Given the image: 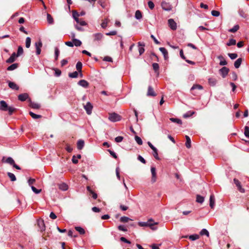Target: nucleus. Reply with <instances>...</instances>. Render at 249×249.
<instances>
[{"instance_id": "0e129e2a", "label": "nucleus", "mask_w": 249, "mask_h": 249, "mask_svg": "<svg viewBox=\"0 0 249 249\" xmlns=\"http://www.w3.org/2000/svg\"><path fill=\"white\" fill-rule=\"evenodd\" d=\"M120 240L122 242H124V243H127V244H130L131 242L130 241L127 240L125 237H121L120 238Z\"/></svg>"}, {"instance_id": "5fc2aeb1", "label": "nucleus", "mask_w": 249, "mask_h": 249, "mask_svg": "<svg viewBox=\"0 0 249 249\" xmlns=\"http://www.w3.org/2000/svg\"><path fill=\"white\" fill-rule=\"evenodd\" d=\"M211 14L214 17H218L220 15V12L216 10H213Z\"/></svg>"}, {"instance_id": "f03ea898", "label": "nucleus", "mask_w": 249, "mask_h": 249, "mask_svg": "<svg viewBox=\"0 0 249 249\" xmlns=\"http://www.w3.org/2000/svg\"><path fill=\"white\" fill-rule=\"evenodd\" d=\"M92 37L94 42L99 44L102 41L104 36L102 33H98L93 34Z\"/></svg>"}, {"instance_id": "1a4fd4ad", "label": "nucleus", "mask_w": 249, "mask_h": 249, "mask_svg": "<svg viewBox=\"0 0 249 249\" xmlns=\"http://www.w3.org/2000/svg\"><path fill=\"white\" fill-rule=\"evenodd\" d=\"M42 44L40 40L38 42L35 43V46L36 48V53L37 55H39L41 53V48L42 47Z\"/></svg>"}, {"instance_id": "20e7f679", "label": "nucleus", "mask_w": 249, "mask_h": 249, "mask_svg": "<svg viewBox=\"0 0 249 249\" xmlns=\"http://www.w3.org/2000/svg\"><path fill=\"white\" fill-rule=\"evenodd\" d=\"M161 6L163 10L167 11H170L172 9V5L168 2L162 1Z\"/></svg>"}, {"instance_id": "58836bf2", "label": "nucleus", "mask_w": 249, "mask_h": 249, "mask_svg": "<svg viewBox=\"0 0 249 249\" xmlns=\"http://www.w3.org/2000/svg\"><path fill=\"white\" fill-rule=\"evenodd\" d=\"M200 234L201 235H206L207 237H209V231L205 229H202L201 231L200 232Z\"/></svg>"}, {"instance_id": "864d4df0", "label": "nucleus", "mask_w": 249, "mask_h": 249, "mask_svg": "<svg viewBox=\"0 0 249 249\" xmlns=\"http://www.w3.org/2000/svg\"><path fill=\"white\" fill-rule=\"evenodd\" d=\"M31 189L32 190V191L36 194H38L39 193H40L41 192V190H38V189H37L36 188H35L34 186H31Z\"/></svg>"}, {"instance_id": "f704fd0d", "label": "nucleus", "mask_w": 249, "mask_h": 249, "mask_svg": "<svg viewBox=\"0 0 249 249\" xmlns=\"http://www.w3.org/2000/svg\"><path fill=\"white\" fill-rule=\"evenodd\" d=\"M239 29V26L238 25H234L233 28L229 30V32L231 33H235Z\"/></svg>"}, {"instance_id": "72a5a7b5", "label": "nucleus", "mask_w": 249, "mask_h": 249, "mask_svg": "<svg viewBox=\"0 0 249 249\" xmlns=\"http://www.w3.org/2000/svg\"><path fill=\"white\" fill-rule=\"evenodd\" d=\"M152 67L155 72L159 73V65L157 63H154L152 64Z\"/></svg>"}, {"instance_id": "a19ab883", "label": "nucleus", "mask_w": 249, "mask_h": 249, "mask_svg": "<svg viewBox=\"0 0 249 249\" xmlns=\"http://www.w3.org/2000/svg\"><path fill=\"white\" fill-rule=\"evenodd\" d=\"M47 21L49 24H52L53 22V18L51 15L49 14H47Z\"/></svg>"}, {"instance_id": "9b49d317", "label": "nucleus", "mask_w": 249, "mask_h": 249, "mask_svg": "<svg viewBox=\"0 0 249 249\" xmlns=\"http://www.w3.org/2000/svg\"><path fill=\"white\" fill-rule=\"evenodd\" d=\"M1 161L2 162L8 163L12 166L15 163L14 160L11 157H8L5 160V157H3Z\"/></svg>"}, {"instance_id": "412c9836", "label": "nucleus", "mask_w": 249, "mask_h": 249, "mask_svg": "<svg viewBox=\"0 0 249 249\" xmlns=\"http://www.w3.org/2000/svg\"><path fill=\"white\" fill-rule=\"evenodd\" d=\"M85 142L82 140H79L78 141L77 143V147L79 150H81L84 146Z\"/></svg>"}, {"instance_id": "6e6d98bb", "label": "nucleus", "mask_w": 249, "mask_h": 249, "mask_svg": "<svg viewBox=\"0 0 249 249\" xmlns=\"http://www.w3.org/2000/svg\"><path fill=\"white\" fill-rule=\"evenodd\" d=\"M138 224L141 227H148V221L147 222H140Z\"/></svg>"}, {"instance_id": "e2e57ef3", "label": "nucleus", "mask_w": 249, "mask_h": 249, "mask_svg": "<svg viewBox=\"0 0 249 249\" xmlns=\"http://www.w3.org/2000/svg\"><path fill=\"white\" fill-rule=\"evenodd\" d=\"M54 71H55V75L56 76H59L61 74V71L60 70L57 69H54Z\"/></svg>"}, {"instance_id": "5701e85b", "label": "nucleus", "mask_w": 249, "mask_h": 249, "mask_svg": "<svg viewBox=\"0 0 249 249\" xmlns=\"http://www.w3.org/2000/svg\"><path fill=\"white\" fill-rule=\"evenodd\" d=\"M29 105L31 107L35 109H39L40 107V105L39 104L35 102H33L31 101L30 102Z\"/></svg>"}, {"instance_id": "09e8293b", "label": "nucleus", "mask_w": 249, "mask_h": 249, "mask_svg": "<svg viewBox=\"0 0 249 249\" xmlns=\"http://www.w3.org/2000/svg\"><path fill=\"white\" fill-rule=\"evenodd\" d=\"M244 134L247 138H249V127L247 126L245 127Z\"/></svg>"}, {"instance_id": "423d86ee", "label": "nucleus", "mask_w": 249, "mask_h": 249, "mask_svg": "<svg viewBox=\"0 0 249 249\" xmlns=\"http://www.w3.org/2000/svg\"><path fill=\"white\" fill-rule=\"evenodd\" d=\"M148 227H150V229L152 230H156L157 229V227H155V225L158 224V222H155L154 220L151 218L148 220Z\"/></svg>"}, {"instance_id": "b1692460", "label": "nucleus", "mask_w": 249, "mask_h": 249, "mask_svg": "<svg viewBox=\"0 0 249 249\" xmlns=\"http://www.w3.org/2000/svg\"><path fill=\"white\" fill-rule=\"evenodd\" d=\"M242 62V59L241 58H238L234 62V66L235 68L237 69L239 68Z\"/></svg>"}, {"instance_id": "a878e982", "label": "nucleus", "mask_w": 249, "mask_h": 249, "mask_svg": "<svg viewBox=\"0 0 249 249\" xmlns=\"http://www.w3.org/2000/svg\"><path fill=\"white\" fill-rule=\"evenodd\" d=\"M208 82L211 86H214L217 83V80L214 78H210L208 79Z\"/></svg>"}, {"instance_id": "603ef678", "label": "nucleus", "mask_w": 249, "mask_h": 249, "mask_svg": "<svg viewBox=\"0 0 249 249\" xmlns=\"http://www.w3.org/2000/svg\"><path fill=\"white\" fill-rule=\"evenodd\" d=\"M228 55L231 59H234L237 57V54L235 53H229Z\"/></svg>"}, {"instance_id": "473e14b6", "label": "nucleus", "mask_w": 249, "mask_h": 249, "mask_svg": "<svg viewBox=\"0 0 249 249\" xmlns=\"http://www.w3.org/2000/svg\"><path fill=\"white\" fill-rule=\"evenodd\" d=\"M76 68L78 72H81L82 68V63L80 61L78 62L76 65Z\"/></svg>"}, {"instance_id": "e433bc0d", "label": "nucleus", "mask_w": 249, "mask_h": 249, "mask_svg": "<svg viewBox=\"0 0 249 249\" xmlns=\"http://www.w3.org/2000/svg\"><path fill=\"white\" fill-rule=\"evenodd\" d=\"M7 175L9 177L12 181H14L16 180V178L14 174L10 172H8Z\"/></svg>"}, {"instance_id": "052dcab7", "label": "nucleus", "mask_w": 249, "mask_h": 249, "mask_svg": "<svg viewBox=\"0 0 249 249\" xmlns=\"http://www.w3.org/2000/svg\"><path fill=\"white\" fill-rule=\"evenodd\" d=\"M80 16V15L78 13H77L76 11H72V17L73 18H78Z\"/></svg>"}, {"instance_id": "6ab92c4d", "label": "nucleus", "mask_w": 249, "mask_h": 249, "mask_svg": "<svg viewBox=\"0 0 249 249\" xmlns=\"http://www.w3.org/2000/svg\"><path fill=\"white\" fill-rule=\"evenodd\" d=\"M78 84L80 86H81V87H84V88H87L89 86V83L85 80H80L78 83Z\"/></svg>"}, {"instance_id": "c756f323", "label": "nucleus", "mask_w": 249, "mask_h": 249, "mask_svg": "<svg viewBox=\"0 0 249 249\" xmlns=\"http://www.w3.org/2000/svg\"><path fill=\"white\" fill-rule=\"evenodd\" d=\"M59 188L61 190L66 191L68 189V187L66 184L63 183H61L59 185Z\"/></svg>"}, {"instance_id": "69168bd1", "label": "nucleus", "mask_w": 249, "mask_h": 249, "mask_svg": "<svg viewBox=\"0 0 249 249\" xmlns=\"http://www.w3.org/2000/svg\"><path fill=\"white\" fill-rule=\"evenodd\" d=\"M103 60L107 61V62H112V58L109 56H105Z\"/></svg>"}, {"instance_id": "a18cd8bd", "label": "nucleus", "mask_w": 249, "mask_h": 249, "mask_svg": "<svg viewBox=\"0 0 249 249\" xmlns=\"http://www.w3.org/2000/svg\"><path fill=\"white\" fill-rule=\"evenodd\" d=\"M29 114H30V115H31V116L33 118H34V119H36L40 118H41V117L40 115L36 114H35L34 113H33V112H31V111H30V112H29Z\"/></svg>"}, {"instance_id": "aec40b11", "label": "nucleus", "mask_w": 249, "mask_h": 249, "mask_svg": "<svg viewBox=\"0 0 249 249\" xmlns=\"http://www.w3.org/2000/svg\"><path fill=\"white\" fill-rule=\"evenodd\" d=\"M159 50L163 54L164 59H166L168 58V52L166 49L164 47H160Z\"/></svg>"}, {"instance_id": "0eeeda50", "label": "nucleus", "mask_w": 249, "mask_h": 249, "mask_svg": "<svg viewBox=\"0 0 249 249\" xmlns=\"http://www.w3.org/2000/svg\"><path fill=\"white\" fill-rule=\"evenodd\" d=\"M169 26L173 30H176L177 28V23L173 19L170 18L168 20Z\"/></svg>"}, {"instance_id": "ea45409f", "label": "nucleus", "mask_w": 249, "mask_h": 249, "mask_svg": "<svg viewBox=\"0 0 249 249\" xmlns=\"http://www.w3.org/2000/svg\"><path fill=\"white\" fill-rule=\"evenodd\" d=\"M23 53V50L21 46H19L18 49L17 54H16L17 57L20 56Z\"/></svg>"}, {"instance_id": "9d476101", "label": "nucleus", "mask_w": 249, "mask_h": 249, "mask_svg": "<svg viewBox=\"0 0 249 249\" xmlns=\"http://www.w3.org/2000/svg\"><path fill=\"white\" fill-rule=\"evenodd\" d=\"M219 71L222 76L225 78L228 75L229 69L227 67H224L219 70Z\"/></svg>"}, {"instance_id": "f3484780", "label": "nucleus", "mask_w": 249, "mask_h": 249, "mask_svg": "<svg viewBox=\"0 0 249 249\" xmlns=\"http://www.w3.org/2000/svg\"><path fill=\"white\" fill-rule=\"evenodd\" d=\"M37 224L40 228L41 231H44L45 230V224L44 221L42 219H39L37 221Z\"/></svg>"}, {"instance_id": "bb28decb", "label": "nucleus", "mask_w": 249, "mask_h": 249, "mask_svg": "<svg viewBox=\"0 0 249 249\" xmlns=\"http://www.w3.org/2000/svg\"><path fill=\"white\" fill-rule=\"evenodd\" d=\"M185 138L186 139V142L185 143V145L187 148H189L191 146V139L190 138V137L188 136H187V135L185 136Z\"/></svg>"}, {"instance_id": "f257e3e1", "label": "nucleus", "mask_w": 249, "mask_h": 249, "mask_svg": "<svg viewBox=\"0 0 249 249\" xmlns=\"http://www.w3.org/2000/svg\"><path fill=\"white\" fill-rule=\"evenodd\" d=\"M0 110L3 111H8L9 115H12L16 110V108L12 106H8L5 101H0Z\"/></svg>"}, {"instance_id": "6e6552de", "label": "nucleus", "mask_w": 249, "mask_h": 249, "mask_svg": "<svg viewBox=\"0 0 249 249\" xmlns=\"http://www.w3.org/2000/svg\"><path fill=\"white\" fill-rule=\"evenodd\" d=\"M233 181L234 184L236 185V187H237L238 190L241 192V193H244L245 190L244 188L242 187L241 184L240 182L237 179L234 178L233 179Z\"/></svg>"}, {"instance_id": "4be33fe9", "label": "nucleus", "mask_w": 249, "mask_h": 249, "mask_svg": "<svg viewBox=\"0 0 249 249\" xmlns=\"http://www.w3.org/2000/svg\"><path fill=\"white\" fill-rule=\"evenodd\" d=\"M138 44L139 46V54H140V55H142L144 52V44L142 43L141 42H139Z\"/></svg>"}, {"instance_id": "de8ad7c7", "label": "nucleus", "mask_w": 249, "mask_h": 249, "mask_svg": "<svg viewBox=\"0 0 249 249\" xmlns=\"http://www.w3.org/2000/svg\"><path fill=\"white\" fill-rule=\"evenodd\" d=\"M135 140L138 144L142 145V141L141 138L139 136H136L135 137Z\"/></svg>"}, {"instance_id": "2f4dec72", "label": "nucleus", "mask_w": 249, "mask_h": 249, "mask_svg": "<svg viewBox=\"0 0 249 249\" xmlns=\"http://www.w3.org/2000/svg\"><path fill=\"white\" fill-rule=\"evenodd\" d=\"M135 17L137 19H140L142 18V14L140 11L137 10L135 12Z\"/></svg>"}, {"instance_id": "f8f14e48", "label": "nucleus", "mask_w": 249, "mask_h": 249, "mask_svg": "<svg viewBox=\"0 0 249 249\" xmlns=\"http://www.w3.org/2000/svg\"><path fill=\"white\" fill-rule=\"evenodd\" d=\"M151 174H152L151 180L153 182H155L156 181V168L154 167H151Z\"/></svg>"}, {"instance_id": "338daca9", "label": "nucleus", "mask_w": 249, "mask_h": 249, "mask_svg": "<svg viewBox=\"0 0 249 249\" xmlns=\"http://www.w3.org/2000/svg\"><path fill=\"white\" fill-rule=\"evenodd\" d=\"M108 152H109L110 154L115 159H117V156L116 154V153L114 152V151H112L110 150H108Z\"/></svg>"}, {"instance_id": "4468645a", "label": "nucleus", "mask_w": 249, "mask_h": 249, "mask_svg": "<svg viewBox=\"0 0 249 249\" xmlns=\"http://www.w3.org/2000/svg\"><path fill=\"white\" fill-rule=\"evenodd\" d=\"M8 86L12 89L18 90L19 89V87L14 82L8 81Z\"/></svg>"}, {"instance_id": "7ed1b4c3", "label": "nucleus", "mask_w": 249, "mask_h": 249, "mask_svg": "<svg viewBox=\"0 0 249 249\" xmlns=\"http://www.w3.org/2000/svg\"><path fill=\"white\" fill-rule=\"evenodd\" d=\"M121 116L116 113H112L109 114L108 119L112 122L119 121L121 120Z\"/></svg>"}, {"instance_id": "13d9d810", "label": "nucleus", "mask_w": 249, "mask_h": 249, "mask_svg": "<svg viewBox=\"0 0 249 249\" xmlns=\"http://www.w3.org/2000/svg\"><path fill=\"white\" fill-rule=\"evenodd\" d=\"M193 114H194V112L189 111L183 115V117L185 118H188L192 116Z\"/></svg>"}, {"instance_id": "ddd939ff", "label": "nucleus", "mask_w": 249, "mask_h": 249, "mask_svg": "<svg viewBox=\"0 0 249 249\" xmlns=\"http://www.w3.org/2000/svg\"><path fill=\"white\" fill-rule=\"evenodd\" d=\"M29 98V95L27 93H24L20 94L18 96V99L21 101H24Z\"/></svg>"}, {"instance_id": "39448f33", "label": "nucleus", "mask_w": 249, "mask_h": 249, "mask_svg": "<svg viewBox=\"0 0 249 249\" xmlns=\"http://www.w3.org/2000/svg\"><path fill=\"white\" fill-rule=\"evenodd\" d=\"M84 108L88 115L91 114L93 106L90 102H88L86 105H84Z\"/></svg>"}, {"instance_id": "c85d7f7f", "label": "nucleus", "mask_w": 249, "mask_h": 249, "mask_svg": "<svg viewBox=\"0 0 249 249\" xmlns=\"http://www.w3.org/2000/svg\"><path fill=\"white\" fill-rule=\"evenodd\" d=\"M72 41L74 45L76 47L80 46L82 44L81 41L79 39L73 38L72 39Z\"/></svg>"}, {"instance_id": "4c0bfd02", "label": "nucleus", "mask_w": 249, "mask_h": 249, "mask_svg": "<svg viewBox=\"0 0 249 249\" xmlns=\"http://www.w3.org/2000/svg\"><path fill=\"white\" fill-rule=\"evenodd\" d=\"M75 229L81 234H83L85 232L84 229L81 227H75Z\"/></svg>"}, {"instance_id": "7c9ffc66", "label": "nucleus", "mask_w": 249, "mask_h": 249, "mask_svg": "<svg viewBox=\"0 0 249 249\" xmlns=\"http://www.w3.org/2000/svg\"><path fill=\"white\" fill-rule=\"evenodd\" d=\"M204 197L201 196L200 195H196V202L199 203H202L204 202Z\"/></svg>"}, {"instance_id": "dca6fc26", "label": "nucleus", "mask_w": 249, "mask_h": 249, "mask_svg": "<svg viewBox=\"0 0 249 249\" xmlns=\"http://www.w3.org/2000/svg\"><path fill=\"white\" fill-rule=\"evenodd\" d=\"M17 57L16 54L15 53H13L11 56L6 60V62L7 63H12L14 62L16 60V58Z\"/></svg>"}, {"instance_id": "680f3d73", "label": "nucleus", "mask_w": 249, "mask_h": 249, "mask_svg": "<svg viewBox=\"0 0 249 249\" xmlns=\"http://www.w3.org/2000/svg\"><path fill=\"white\" fill-rule=\"evenodd\" d=\"M148 7L150 9H153L154 8V4L152 1H149L148 2Z\"/></svg>"}, {"instance_id": "cd10ccee", "label": "nucleus", "mask_w": 249, "mask_h": 249, "mask_svg": "<svg viewBox=\"0 0 249 249\" xmlns=\"http://www.w3.org/2000/svg\"><path fill=\"white\" fill-rule=\"evenodd\" d=\"M218 59L220 60L219 65L221 66H225L227 64V61L224 59L223 57L221 55L218 57Z\"/></svg>"}, {"instance_id": "bf43d9fd", "label": "nucleus", "mask_w": 249, "mask_h": 249, "mask_svg": "<svg viewBox=\"0 0 249 249\" xmlns=\"http://www.w3.org/2000/svg\"><path fill=\"white\" fill-rule=\"evenodd\" d=\"M123 139L122 136H118L115 138V141L117 142H120L123 140Z\"/></svg>"}, {"instance_id": "37998d69", "label": "nucleus", "mask_w": 249, "mask_h": 249, "mask_svg": "<svg viewBox=\"0 0 249 249\" xmlns=\"http://www.w3.org/2000/svg\"><path fill=\"white\" fill-rule=\"evenodd\" d=\"M170 120L172 122L176 123L178 124H181L182 123L181 120L177 118H171Z\"/></svg>"}, {"instance_id": "774afa93", "label": "nucleus", "mask_w": 249, "mask_h": 249, "mask_svg": "<svg viewBox=\"0 0 249 249\" xmlns=\"http://www.w3.org/2000/svg\"><path fill=\"white\" fill-rule=\"evenodd\" d=\"M107 22L106 20H105L103 21V22L101 24V27L105 29L107 27Z\"/></svg>"}, {"instance_id": "49530a36", "label": "nucleus", "mask_w": 249, "mask_h": 249, "mask_svg": "<svg viewBox=\"0 0 249 249\" xmlns=\"http://www.w3.org/2000/svg\"><path fill=\"white\" fill-rule=\"evenodd\" d=\"M78 75V72L76 71H74L73 72H71V73H70L69 74V76L71 78H76V77H77Z\"/></svg>"}, {"instance_id": "c9c22d12", "label": "nucleus", "mask_w": 249, "mask_h": 249, "mask_svg": "<svg viewBox=\"0 0 249 249\" xmlns=\"http://www.w3.org/2000/svg\"><path fill=\"white\" fill-rule=\"evenodd\" d=\"M196 89H198L201 90V89H203V87L200 85H197V84L194 85L193 86V87L191 88V90H194Z\"/></svg>"}, {"instance_id": "c03bdc74", "label": "nucleus", "mask_w": 249, "mask_h": 249, "mask_svg": "<svg viewBox=\"0 0 249 249\" xmlns=\"http://www.w3.org/2000/svg\"><path fill=\"white\" fill-rule=\"evenodd\" d=\"M130 220L131 219L129 217H126V216H122L120 218V221L121 222H123V223L127 222L129 220Z\"/></svg>"}, {"instance_id": "a211bd4d", "label": "nucleus", "mask_w": 249, "mask_h": 249, "mask_svg": "<svg viewBox=\"0 0 249 249\" xmlns=\"http://www.w3.org/2000/svg\"><path fill=\"white\" fill-rule=\"evenodd\" d=\"M215 204V198L213 195H211L210 197V206L213 209Z\"/></svg>"}, {"instance_id": "2eb2a0df", "label": "nucleus", "mask_w": 249, "mask_h": 249, "mask_svg": "<svg viewBox=\"0 0 249 249\" xmlns=\"http://www.w3.org/2000/svg\"><path fill=\"white\" fill-rule=\"evenodd\" d=\"M147 95L148 96H156V94L155 92L153 89L152 88V87L151 86L148 87Z\"/></svg>"}, {"instance_id": "393cba45", "label": "nucleus", "mask_w": 249, "mask_h": 249, "mask_svg": "<svg viewBox=\"0 0 249 249\" xmlns=\"http://www.w3.org/2000/svg\"><path fill=\"white\" fill-rule=\"evenodd\" d=\"M18 63H14L9 66L7 70L9 71H11L16 70L17 68H18Z\"/></svg>"}, {"instance_id": "79ce46f5", "label": "nucleus", "mask_w": 249, "mask_h": 249, "mask_svg": "<svg viewBox=\"0 0 249 249\" xmlns=\"http://www.w3.org/2000/svg\"><path fill=\"white\" fill-rule=\"evenodd\" d=\"M31 42V39L30 37H27L26 38V42H25V45H26V48H28L30 47Z\"/></svg>"}, {"instance_id": "3c124183", "label": "nucleus", "mask_w": 249, "mask_h": 249, "mask_svg": "<svg viewBox=\"0 0 249 249\" xmlns=\"http://www.w3.org/2000/svg\"><path fill=\"white\" fill-rule=\"evenodd\" d=\"M199 237V236L197 234H193V235H191L189 236V239L193 240V241H194V240H196L197 239H198Z\"/></svg>"}, {"instance_id": "8fccbe9b", "label": "nucleus", "mask_w": 249, "mask_h": 249, "mask_svg": "<svg viewBox=\"0 0 249 249\" xmlns=\"http://www.w3.org/2000/svg\"><path fill=\"white\" fill-rule=\"evenodd\" d=\"M236 44V40L234 39H230L229 41L227 43V45L229 46L234 45Z\"/></svg>"}, {"instance_id": "4d7b16f0", "label": "nucleus", "mask_w": 249, "mask_h": 249, "mask_svg": "<svg viewBox=\"0 0 249 249\" xmlns=\"http://www.w3.org/2000/svg\"><path fill=\"white\" fill-rule=\"evenodd\" d=\"M118 229L120 231H127V229L123 225H119L118 227Z\"/></svg>"}]
</instances>
